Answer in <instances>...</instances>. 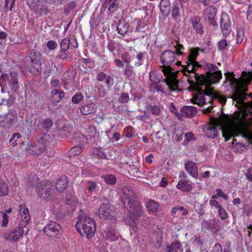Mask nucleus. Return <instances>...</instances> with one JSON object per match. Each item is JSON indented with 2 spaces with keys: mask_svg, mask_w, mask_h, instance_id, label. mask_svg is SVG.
Returning <instances> with one entry per match:
<instances>
[{
  "mask_svg": "<svg viewBox=\"0 0 252 252\" xmlns=\"http://www.w3.org/2000/svg\"><path fill=\"white\" fill-rule=\"evenodd\" d=\"M245 126L246 124L242 117L235 118L232 120L227 117L222 116L219 118L214 119L210 123L204 126L203 131L207 137L214 138L218 135V127L221 130L222 136L227 141L231 137L240 134L244 136L243 131Z\"/></svg>",
  "mask_w": 252,
  "mask_h": 252,
  "instance_id": "1",
  "label": "nucleus"
},
{
  "mask_svg": "<svg viewBox=\"0 0 252 252\" xmlns=\"http://www.w3.org/2000/svg\"><path fill=\"white\" fill-rule=\"evenodd\" d=\"M124 202H127L129 215L125 219L126 222L129 225H134L135 221L142 216L143 209L141 204L138 202L134 190L131 187L123 188L121 195Z\"/></svg>",
  "mask_w": 252,
  "mask_h": 252,
  "instance_id": "2",
  "label": "nucleus"
},
{
  "mask_svg": "<svg viewBox=\"0 0 252 252\" xmlns=\"http://www.w3.org/2000/svg\"><path fill=\"white\" fill-rule=\"evenodd\" d=\"M213 99H218L222 104H225L226 102V98L224 96L220 93L215 91L213 88L206 86L205 91L199 89L197 90L196 93L193 98L192 102L199 106H202L207 103V100L209 103Z\"/></svg>",
  "mask_w": 252,
  "mask_h": 252,
  "instance_id": "3",
  "label": "nucleus"
},
{
  "mask_svg": "<svg viewBox=\"0 0 252 252\" xmlns=\"http://www.w3.org/2000/svg\"><path fill=\"white\" fill-rule=\"evenodd\" d=\"M78 220L75 225L77 231L82 236L86 235L88 239L92 238L96 231V226L94 220L82 210L79 212Z\"/></svg>",
  "mask_w": 252,
  "mask_h": 252,
  "instance_id": "4",
  "label": "nucleus"
},
{
  "mask_svg": "<svg viewBox=\"0 0 252 252\" xmlns=\"http://www.w3.org/2000/svg\"><path fill=\"white\" fill-rule=\"evenodd\" d=\"M160 59L163 65L161 66L162 72L164 75H168L172 71L170 65L175 62V52L171 50H165L161 54Z\"/></svg>",
  "mask_w": 252,
  "mask_h": 252,
  "instance_id": "5",
  "label": "nucleus"
},
{
  "mask_svg": "<svg viewBox=\"0 0 252 252\" xmlns=\"http://www.w3.org/2000/svg\"><path fill=\"white\" fill-rule=\"evenodd\" d=\"M53 187L50 181L43 180L36 185V192L39 196L47 199L52 194Z\"/></svg>",
  "mask_w": 252,
  "mask_h": 252,
  "instance_id": "6",
  "label": "nucleus"
},
{
  "mask_svg": "<svg viewBox=\"0 0 252 252\" xmlns=\"http://www.w3.org/2000/svg\"><path fill=\"white\" fill-rule=\"evenodd\" d=\"M18 73L15 71H12L9 75L3 74L0 79L2 80H8V84L11 91L15 93L19 89V84L18 83Z\"/></svg>",
  "mask_w": 252,
  "mask_h": 252,
  "instance_id": "7",
  "label": "nucleus"
},
{
  "mask_svg": "<svg viewBox=\"0 0 252 252\" xmlns=\"http://www.w3.org/2000/svg\"><path fill=\"white\" fill-rule=\"evenodd\" d=\"M44 231L48 236L55 237L62 234V228L59 223L55 221H50L44 227Z\"/></svg>",
  "mask_w": 252,
  "mask_h": 252,
  "instance_id": "8",
  "label": "nucleus"
},
{
  "mask_svg": "<svg viewBox=\"0 0 252 252\" xmlns=\"http://www.w3.org/2000/svg\"><path fill=\"white\" fill-rule=\"evenodd\" d=\"M222 78V73L220 70H215L213 72L206 73V75H202V79L203 80V85H210L217 83Z\"/></svg>",
  "mask_w": 252,
  "mask_h": 252,
  "instance_id": "9",
  "label": "nucleus"
},
{
  "mask_svg": "<svg viewBox=\"0 0 252 252\" xmlns=\"http://www.w3.org/2000/svg\"><path fill=\"white\" fill-rule=\"evenodd\" d=\"M221 32L225 36H228L231 32V22L228 14L222 13L220 21Z\"/></svg>",
  "mask_w": 252,
  "mask_h": 252,
  "instance_id": "10",
  "label": "nucleus"
},
{
  "mask_svg": "<svg viewBox=\"0 0 252 252\" xmlns=\"http://www.w3.org/2000/svg\"><path fill=\"white\" fill-rule=\"evenodd\" d=\"M217 12V8L213 6H208L204 10V15L206 21L209 24L215 27L217 26V23L215 19Z\"/></svg>",
  "mask_w": 252,
  "mask_h": 252,
  "instance_id": "11",
  "label": "nucleus"
},
{
  "mask_svg": "<svg viewBox=\"0 0 252 252\" xmlns=\"http://www.w3.org/2000/svg\"><path fill=\"white\" fill-rule=\"evenodd\" d=\"M115 212L112 207L107 204H102L98 211V216L102 219H111L114 217Z\"/></svg>",
  "mask_w": 252,
  "mask_h": 252,
  "instance_id": "12",
  "label": "nucleus"
},
{
  "mask_svg": "<svg viewBox=\"0 0 252 252\" xmlns=\"http://www.w3.org/2000/svg\"><path fill=\"white\" fill-rule=\"evenodd\" d=\"M177 73V71L173 72L171 71L170 73L168 75H165L167 76L165 82L171 91H175L178 90L179 81L176 79Z\"/></svg>",
  "mask_w": 252,
  "mask_h": 252,
  "instance_id": "13",
  "label": "nucleus"
},
{
  "mask_svg": "<svg viewBox=\"0 0 252 252\" xmlns=\"http://www.w3.org/2000/svg\"><path fill=\"white\" fill-rule=\"evenodd\" d=\"M16 115L13 112H8L3 115L0 116V123L3 124V126L10 127L15 122Z\"/></svg>",
  "mask_w": 252,
  "mask_h": 252,
  "instance_id": "14",
  "label": "nucleus"
},
{
  "mask_svg": "<svg viewBox=\"0 0 252 252\" xmlns=\"http://www.w3.org/2000/svg\"><path fill=\"white\" fill-rule=\"evenodd\" d=\"M19 214L22 218L20 225L26 226L29 223L31 217L29 210L25 205L21 204L19 206Z\"/></svg>",
  "mask_w": 252,
  "mask_h": 252,
  "instance_id": "15",
  "label": "nucleus"
},
{
  "mask_svg": "<svg viewBox=\"0 0 252 252\" xmlns=\"http://www.w3.org/2000/svg\"><path fill=\"white\" fill-rule=\"evenodd\" d=\"M201 18L198 16H192L189 18V22L192 27L198 34H202L204 33V28L200 22Z\"/></svg>",
  "mask_w": 252,
  "mask_h": 252,
  "instance_id": "16",
  "label": "nucleus"
},
{
  "mask_svg": "<svg viewBox=\"0 0 252 252\" xmlns=\"http://www.w3.org/2000/svg\"><path fill=\"white\" fill-rule=\"evenodd\" d=\"M247 90L243 88L236 89L233 94L230 97L233 100L240 103H243L246 99L247 94L246 92Z\"/></svg>",
  "mask_w": 252,
  "mask_h": 252,
  "instance_id": "17",
  "label": "nucleus"
},
{
  "mask_svg": "<svg viewBox=\"0 0 252 252\" xmlns=\"http://www.w3.org/2000/svg\"><path fill=\"white\" fill-rule=\"evenodd\" d=\"M23 226H20L16 227L15 230L11 232L5 238L7 240H10L13 242L18 241L21 238L23 237L24 234V230L23 229Z\"/></svg>",
  "mask_w": 252,
  "mask_h": 252,
  "instance_id": "18",
  "label": "nucleus"
},
{
  "mask_svg": "<svg viewBox=\"0 0 252 252\" xmlns=\"http://www.w3.org/2000/svg\"><path fill=\"white\" fill-rule=\"evenodd\" d=\"M109 152L101 148H95L92 151V157L93 158H101V159H109L110 156L109 155Z\"/></svg>",
  "mask_w": 252,
  "mask_h": 252,
  "instance_id": "19",
  "label": "nucleus"
},
{
  "mask_svg": "<svg viewBox=\"0 0 252 252\" xmlns=\"http://www.w3.org/2000/svg\"><path fill=\"white\" fill-rule=\"evenodd\" d=\"M186 171L193 178H197L198 177V168L196 164L191 161H187L185 164Z\"/></svg>",
  "mask_w": 252,
  "mask_h": 252,
  "instance_id": "20",
  "label": "nucleus"
},
{
  "mask_svg": "<svg viewBox=\"0 0 252 252\" xmlns=\"http://www.w3.org/2000/svg\"><path fill=\"white\" fill-rule=\"evenodd\" d=\"M26 150L32 155H39L45 150L44 147L40 146L39 144L37 146L36 144H33L31 142H29L27 144Z\"/></svg>",
  "mask_w": 252,
  "mask_h": 252,
  "instance_id": "21",
  "label": "nucleus"
},
{
  "mask_svg": "<svg viewBox=\"0 0 252 252\" xmlns=\"http://www.w3.org/2000/svg\"><path fill=\"white\" fill-rule=\"evenodd\" d=\"M96 110V106L94 103L85 104L80 107V112L83 115H88L95 113Z\"/></svg>",
  "mask_w": 252,
  "mask_h": 252,
  "instance_id": "22",
  "label": "nucleus"
},
{
  "mask_svg": "<svg viewBox=\"0 0 252 252\" xmlns=\"http://www.w3.org/2000/svg\"><path fill=\"white\" fill-rule=\"evenodd\" d=\"M193 75H189L188 73L185 72L184 74L188 76V81L190 85H193L197 83L198 85H203V80L202 79V75L203 74L199 75L198 74L194 73Z\"/></svg>",
  "mask_w": 252,
  "mask_h": 252,
  "instance_id": "23",
  "label": "nucleus"
},
{
  "mask_svg": "<svg viewBox=\"0 0 252 252\" xmlns=\"http://www.w3.org/2000/svg\"><path fill=\"white\" fill-rule=\"evenodd\" d=\"M181 113L183 116L192 118L196 114L197 110L193 106H186L182 108Z\"/></svg>",
  "mask_w": 252,
  "mask_h": 252,
  "instance_id": "24",
  "label": "nucleus"
},
{
  "mask_svg": "<svg viewBox=\"0 0 252 252\" xmlns=\"http://www.w3.org/2000/svg\"><path fill=\"white\" fill-rule=\"evenodd\" d=\"M146 208L149 212L154 213L158 212L160 209L159 204L152 199H149L147 201L146 203Z\"/></svg>",
  "mask_w": 252,
  "mask_h": 252,
  "instance_id": "25",
  "label": "nucleus"
},
{
  "mask_svg": "<svg viewBox=\"0 0 252 252\" xmlns=\"http://www.w3.org/2000/svg\"><path fill=\"white\" fill-rule=\"evenodd\" d=\"M160 12L164 16H167L171 10V3L169 0H161L159 3Z\"/></svg>",
  "mask_w": 252,
  "mask_h": 252,
  "instance_id": "26",
  "label": "nucleus"
},
{
  "mask_svg": "<svg viewBox=\"0 0 252 252\" xmlns=\"http://www.w3.org/2000/svg\"><path fill=\"white\" fill-rule=\"evenodd\" d=\"M67 187V181L65 176L62 177L56 184V189L58 192H63Z\"/></svg>",
  "mask_w": 252,
  "mask_h": 252,
  "instance_id": "27",
  "label": "nucleus"
},
{
  "mask_svg": "<svg viewBox=\"0 0 252 252\" xmlns=\"http://www.w3.org/2000/svg\"><path fill=\"white\" fill-rule=\"evenodd\" d=\"M201 66L198 62L192 63L191 61H187V65L185 66V72L188 74L194 73L197 68Z\"/></svg>",
  "mask_w": 252,
  "mask_h": 252,
  "instance_id": "28",
  "label": "nucleus"
},
{
  "mask_svg": "<svg viewBox=\"0 0 252 252\" xmlns=\"http://www.w3.org/2000/svg\"><path fill=\"white\" fill-rule=\"evenodd\" d=\"M167 252H183V249L181 246V243L178 241L172 242L166 247Z\"/></svg>",
  "mask_w": 252,
  "mask_h": 252,
  "instance_id": "29",
  "label": "nucleus"
},
{
  "mask_svg": "<svg viewBox=\"0 0 252 252\" xmlns=\"http://www.w3.org/2000/svg\"><path fill=\"white\" fill-rule=\"evenodd\" d=\"M41 65V62L40 61L37 62L32 61V64L29 68L30 71L35 75L40 74L42 70Z\"/></svg>",
  "mask_w": 252,
  "mask_h": 252,
  "instance_id": "30",
  "label": "nucleus"
},
{
  "mask_svg": "<svg viewBox=\"0 0 252 252\" xmlns=\"http://www.w3.org/2000/svg\"><path fill=\"white\" fill-rule=\"evenodd\" d=\"M177 188L183 191H189L192 189V186L188 184V182L185 179H182L179 181L177 185Z\"/></svg>",
  "mask_w": 252,
  "mask_h": 252,
  "instance_id": "31",
  "label": "nucleus"
},
{
  "mask_svg": "<svg viewBox=\"0 0 252 252\" xmlns=\"http://www.w3.org/2000/svg\"><path fill=\"white\" fill-rule=\"evenodd\" d=\"M51 140V137L47 133H44L39 136L38 139V144L40 146L44 147L45 150L46 146Z\"/></svg>",
  "mask_w": 252,
  "mask_h": 252,
  "instance_id": "32",
  "label": "nucleus"
},
{
  "mask_svg": "<svg viewBox=\"0 0 252 252\" xmlns=\"http://www.w3.org/2000/svg\"><path fill=\"white\" fill-rule=\"evenodd\" d=\"M117 29L119 33L125 35L128 30V26L125 21L122 20L118 23Z\"/></svg>",
  "mask_w": 252,
  "mask_h": 252,
  "instance_id": "33",
  "label": "nucleus"
},
{
  "mask_svg": "<svg viewBox=\"0 0 252 252\" xmlns=\"http://www.w3.org/2000/svg\"><path fill=\"white\" fill-rule=\"evenodd\" d=\"M106 239L110 241H115L118 238L115 230L111 228H107L104 231Z\"/></svg>",
  "mask_w": 252,
  "mask_h": 252,
  "instance_id": "34",
  "label": "nucleus"
},
{
  "mask_svg": "<svg viewBox=\"0 0 252 252\" xmlns=\"http://www.w3.org/2000/svg\"><path fill=\"white\" fill-rule=\"evenodd\" d=\"M162 78V75L159 72L156 71H152L150 73L149 79L154 83L153 84H156L159 82Z\"/></svg>",
  "mask_w": 252,
  "mask_h": 252,
  "instance_id": "35",
  "label": "nucleus"
},
{
  "mask_svg": "<svg viewBox=\"0 0 252 252\" xmlns=\"http://www.w3.org/2000/svg\"><path fill=\"white\" fill-rule=\"evenodd\" d=\"M171 16L174 20H177L181 17L180 6L177 4H174L171 10Z\"/></svg>",
  "mask_w": 252,
  "mask_h": 252,
  "instance_id": "36",
  "label": "nucleus"
},
{
  "mask_svg": "<svg viewBox=\"0 0 252 252\" xmlns=\"http://www.w3.org/2000/svg\"><path fill=\"white\" fill-rule=\"evenodd\" d=\"M51 94L54 97L56 102L60 101L64 96L63 92L58 89H53L51 92Z\"/></svg>",
  "mask_w": 252,
  "mask_h": 252,
  "instance_id": "37",
  "label": "nucleus"
},
{
  "mask_svg": "<svg viewBox=\"0 0 252 252\" xmlns=\"http://www.w3.org/2000/svg\"><path fill=\"white\" fill-rule=\"evenodd\" d=\"M125 63H126L125 69L123 70L124 74L129 77L134 74L133 70V67L129 64V62L126 60Z\"/></svg>",
  "mask_w": 252,
  "mask_h": 252,
  "instance_id": "38",
  "label": "nucleus"
},
{
  "mask_svg": "<svg viewBox=\"0 0 252 252\" xmlns=\"http://www.w3.org/2000/svg\"><path fill=\"white\" fill-rule=\"evenodd\" d=\"M198 50L196 48H193L190 50V54L188 57V61H191L192 63L197 62L196 58L198 55Z\"/></svg>",
  "mask_w": 252,
  "mask_h": 252,
  "instance_id": "39",
  "label": "nucleus"
},
{
  "mask_svg": "<svg viewBox=\"0 0 252 252\" xmlns=\"http://www.w3.org/2000/svg\"><path fill=\"white\" fill-rule=\"evenodd\" d=\"M8 193V188L6 184L3 181L0 180V196L6 195Z\"/></svg>",
  "mask_w": 252,
  "mask_h": 252,
  "instance_id": "40",
  "label": "nucleus"
},
{
  "mask_svg": "<svg viewBox=\"0 0 252 252\" xmlns=\"http://www.w3.org/2000/svg\"><path fill=\"white\" fill-rule=\"evenodd\" d=\"M70 40L68 37L63 39L60 43L61 49L67 51L69 49Z\"/></svg>",
  "mask_w": 252,
  "mask_h": 252,
  "instance_id": "41",
  "label": "nucleus"
},
{
  "mask_svg": "<svg viewBox=\"0 0 252 252\" xmlns=\"http://www.w3.org/2000/svg\"><path fill=\"white\" fill-rule=\"evenodd\" d=\"M101 177L104 179L105 182L108 184L110 185H113L115 184L116 181V179L115 177L112 174H108L106 175H102Z\"/></svg>",
  "mask_w": 252,
  "mask_h": 252,
  "instance_id": "42",
  "label": "nucleus"
},
{
  "mask_svg": "<svg viewBox=\"0 0 252 252\" xmlns=\"http://www.w3.org/2000/svg\"><path fill=\"white\" fill-rule=\"evenodd\" d=\"M242 79L244 83L248 84L250 83L252 79V72H242Z\"/></svg>",
  "mask_w": 252,
  "mask_h": 252,
  "instance_id": "43",
  "label": "nucleus"
},
{
  "mask_svg": "<svg viewBox=\"0 0 252 252\" xmlns=\"http://www.w3.org/2000/svg\"><path fill=\"white\" fill-rule=\"evenodd\" d=\"M136 59L137 61L135 62V65L139 66L143 64V60L144 59V53L143 52H139L137 54Z\"/></svg>",
  "mask_w": 252,
  "mask_h": 252,
  "instance_id": "44",
  "label": "nucleus"
},
{
  "mask_svg": "<svg viewBox=\"0 0 252 252\" xmlns=\"http://www.w3.org/2000/svg\"><path fill=\"white\" fill-rule=\"evenodd\" d=\"M245 33L243 29L240 28L237 30L236 35V40L238 44L241 43L244 38Z\"/></svg>",
  "mask_w": 252,
  "mask_h": 252,
  "instance_id": "45",
  "label": "nucleus"
},
{
  "mask_svg": "<svg viewBox=\"0 0 252 252\" xmlns=\"http://www.w3.org/2000/svg\"><path fill=\"white\" fill-rule=\"evenodd\" d=\"M218 47L221 51H225L228 49V43L225 39H222L218 43Z\"/></svg>",
  "mask_w": 252,
  "mask_h": 252,
  "instance_id": "46",
  "label": "nucleus"
},
{
  "mask_svg": "<svg viewBox=\"0 0 252 252\" xmlns=\"http://www.w3.org/2000/svg\"><path fill=\"white\" fill-rule=\"evenodd\" d=\"M82 152V149L81 147L74 146L72 147L69 151L70 156H75L80 155Z\"/></svg>",
  "mask_w": 252,
  "mask_h": 252,
  "instance_id": "47",
  "label": "nucleus"
},
{
  "mask_svg": "<svg viewBox=\"0 0 252 252\" xmlns=\"http://www.w3.org/2000/svg\"><path fill=\"white\" fill-rule=\"evenodd\" d=\"M178 210H183L182 215L186 216L188 214V210L185 209L183 206H179L173 207L171 211V213L172 215H175Z\"/></svg>",
  "mask_w": 252,
  "mask_h": 252,
  "instance_id": "48",
  "label": "nucleus"
},
{
  "mask_svg": "<svg viewBox=\"0 0 252 252\" xmlns=\"http://www.w3.org/2000/svg\"><path fill=\"white\" fill-rule=\"evenodd\" d=\"M83 97L82 94L78 92L72 96V102L74 104H78L83 99Z\"/></svg>",
  "mask_w": 252,
  "mask_h": 252,
  "instance_id": "49",
  "label": "nucleus"
},
{
  "mask_svg": "<svg viewBox=\"0 0 252 252\" xmlns=\"http://www.w3.org/2000/svg\"><path fill=\"white\" fill-rule=\"evenodd\" d=\"M204 68L205 70H207V73L209 72H211V71L213 72L218 69V67L216 65L208 63H205L204 65Z\"/></svg>",
  "mask_w": 252,
  "mask_h": 252,
  "instance_id": "50",
  "label": "nucleus"
},
{
  "mask_svg": "<svg viewBox=\"0 0 252 252\" xmlns=\"http://www.w3.org/2000/svg\"><path fill=\"white\" fill-rule=\"evenodd\" d=\"M218 214L221 219L223 220L227 218V213L222 206L220 207L219 209H218Z\"/></svg>",
  "mask_w": 252,
  "mask_h": 252,
  "instance_id": "51",
  "label": "nucleus"
},
{
  "mask_svg": "<svg viewBox=\"0 0 252 252\" xmlns=\"http://www.w3.org/2000/svg\"><path fill=\"white\" fill-rule=\"evenodd\" d=\"M15 0H5L4 7L8 10L11 11L15 3Z\"/></svg>",
  "mask_w": 252,
  "mask_h": 252,
  "instance_id": "52",
  "label": "nucleus"
},
{
  "mask_svg": "<svg viewBox=\"0 0 252 252\" xmlns=\"http://www.w3.org/2000/svg\"><path fill=\"white\" fill-rule=\"evenodd\" d=\"M9 97L7 99L1 97V101L3 104L6 105L8 106H11L14 102V98L11 96H9Z\"/></svg>",
  "mask_w": 252,
  "mask_h": 252,
  "instance_id": "53",
  "label": "nucleus"
},
{
  "mask_svg": "<svg viewBox=\"0 0 252 252\" xmlns=\"http://www.w3.org/2000/svg\"><path fill=\"white\" fill-rule=\"evenodd\" d=\"M21 135L20 133H14L12 134V137L10 138L9 140V142L11 143L13 145H17L16 141L17 139L21 138Z\"/></svg>",
  "mask_w": 252,
  "mask_h": 252,
  "instance_id": "54",
  "label": "nucleus"
},
{
  "mask_svg": "<svg viewBox=\"0 0 252 252\" xmlns=\"http://www.w3.org/2000/svg\"><path fill=\"white\" fill-rule=\"evenodd\" d=\"M125 133L126 137L131 138L134 135L133 128L131 126H128L125 129Z\"/></svg>",
  "mask_w": 252,
  "mask_h": 252,
  "instance_id": "55",
  "label": "nucleus"
},
{
  "mask_svg": "<svg viewBox=\"0 0 252 252\" xmlns=\"http://www.w3.org/2000/svg\"><path fill=\"white\" fill-rule=\"evenodd\" d=\"M58 44L56 41L49 40L47 42V46L50 50H54L57 47Z\"/></svg>",
  "mask_w": 252,
  "mask_h": 252,
  "instance_id": "56",
  "label": "nucleus"
},
{
  "mask_svg": "<svg viewBox=\"0 0 252 252\" xmlns=\"http://www.w3.org/2000/svg\"><path fill=\"white\" fill-rule=\"evenodd\" d=\"M129 100V95L127 93H123L121 97L119 98V102L124 103L128 102Z\"/></svg>",
  "mask_w": 252,
  "mask_h": 252,
  "instance_id": "57",
  "label": "nucleus"
},
{
  "mask_svg": "<svg viewBox=\"0 0 252 252\" xmlns=\"http://www.w3.org/2000/svg\"><path fill=\"white\" fill-rule=\"evenodd\" d=\"M53 125V122L50 119H46L42 123V126L46 129H50Z\"/></svg>",
  "mask_w": 252,
  "mask_h": 252,
  "instance_id": "58",
  "label": "nucleus"
},
{
  "mask_svg": "<svg viewBox=\"0 0 252 252\" xmlns=\"http://www.w3.org/2000/svg\"><path fill=\"white\" fill-rule=\"evenodd\" d=\"M150 110L153 114L158 115L160 112V108L156 105H151L150 107Z\"/></svg>",
  "mask_w": 252,
  "mask_h": 252,
  "instance_id": "59",
  "label": "nucleus"
},
{
  "mask_svg": "<svg viewBox=\"0 0 252 252\" xmlns=\"http://www.w3.org/2000/svg\"><path fill=\"white\" fill-rule=\"evenodd\" d=\"M118 2L117 0H114L110 4L109 7V10L111 12H114L116 11L118 7Z\"/></svg>",
  "mask_w": 252,
  "mask_h": 252,
  "instance_id": "60",
  "label": "nucleus"
},
{
  "mask_svg": "<svg viewBox=\"0 0 252 252\" xmlns=\"http://www.w3.org/2000/svg\"><path fill=\"white\" fill-rule=\"evenodd\" d=\"M88 190H89V191L91 192L94 191L96 187V182H93L92 181H90L88 182Z\"/></svg>",
  "mask_w": 252,
  "mask_h": 252,
  "instance_id": "61",
  "label": "nucleus"
},
{
  "mask_svg": "<svg viewBox=\"0 0 252 252\" xmlns=\"http://www.w3.org/2000/svg\"><path fill=\"white\" fill-rule=\"evenodd\" d=\"M226 79L232 83H236L237 80L234 77L233 73H227L225 74Z\"/></svg>",
  "mask_w": 252,
  "mask_h": 252,
  "instance_id": "62",
  "label": "nucleus"
},
{
  "mask_svg": "<svg viewBox=\"0 0 252 252\" xmlns=\"http://www.w3.org/2000/svg\"><path fill=\"white\" fill-rule=\"evenodd\" d=\"M59 57L62 60H65L67 58V53L66 50H63L62 49L59 52Z\"/></svg>",
  "mask_w": 252,
  "mask_h": 252,
  "instance_id": "63",
  "label": "nucleus"
},
{
  "mask_svg": "<svg viewBox=\"0 0 252 252\" xmlns=\"http://www.w3.org/2000/svg\"><path fill=\"white\" fill-rule=\"evenodd\" d=\"M245 175L248 180L252 181V167L249 168L247 170Z\"/></svg>",
  "mask_w": 252,
  "mask_h": 252,
  "instance_id": "64",
  "label": "nucleus"
}]
</instances>
